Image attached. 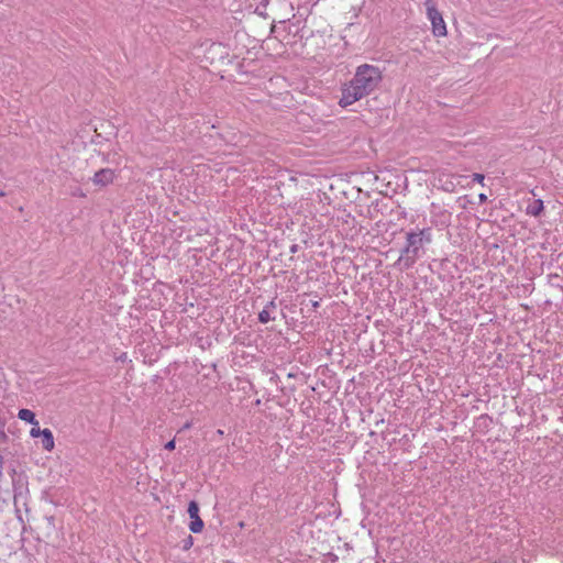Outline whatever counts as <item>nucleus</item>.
I'll list each match as a JSON object with an SVG mask.
<instances>
[{
	"instance_id": "nucleus-7",
	"label": "nucleus",
	"mask_w": 563,
	"mask_h": 563,
	"mask_svg": "<svg viewBox=\"0 0 563 563\" xmlns=\"http://www.w3.org/2000/svg\"><path fill=\"white\" fill-rule=\"evenodd\" d=\"M543 209V201L541 199H537L527 207V213L533 217H539Z\"/></svg>"
},
{
	"instance_id": "nucleus-15",
	"label": "nucleus",
	"mask_w": 563,
	"mask_h": 563,
	"mask_svg": "<svg viewBox=\"0 0 563 563\" xmlns=\"http://www.w3.org/2000/svg\"><path fill=\"white\" fill-rule=\"evenodd\" d=\"M275 308H276L275 300L268 301L267 305L264 307V309H267V311H269L271 309H275Z\"/></svg>"
},
{
	"instance_id": "nucleus-20",
	"label": "nucleus",
	"mask_w": 563,
	"mask_h": 563,
	"mask_svg": "<svg viewBox=\"0 0 563 563\" xmlns=\"http://www.w3.org/2000/svg\"><path fill=\"white\" fill-rule=\"evenodd\" d=\"M318 306H319V302H318V301L313 302V307H314V308H317Z\"/></svg>"
},
{
	"instance_id": "nucleus-3",
	"label": "nucleus",
	"mask_w": 563,
	"mask_h": 563,
	"mask_svg": "<svg viewBox=\"0 0 563 563\" xmlns=\"http://www.w3.org/2000/svg\"><path fill=\"white\" fill-rule=\"evenodd\" d=\"M427 15L432 24V32L435 36H444L446 35V25L442 18V14L437 9V7H430L429 11H427Z\"/></svg>"
},
{
	"instance_id": "nucleus-1",
	"label": "nucleus",
	"mask_w": 563,
	"mask_h": 563,
	"mask_svg": "<svg viewBox=\"0 0 563 563\" xmlns=\"http://www.w3.org/2000/svg\"><path fill=\"white\" fill-rule=\"evenodd\" d=\"M383 81L382 70L374 65H360L351 81L342 89L339 104L343 108L353 104L374 92Z\"/></svg>"
},
{
	"instance_id": "nucleus-16",
	"label": "nucleus",
	"mask_w": 563,
	"mask_h": 563,
	"mask_svg": "<svg viewBox=\"0 0 563 563\" xmlns=\"http://www.w3.org/2000/svg\"><path fill=\"white\" fill-rule=\"evenodd\" d=\"M434 1L435 0H424V5H426L427 11H429L430 7H435Z\"/></svg>"
},
{
	"instance_id": "nucleus-18",
	"label": "nucleus",
	"mask_w": 563,
	"mask_h": 563,
	"mask_svg": "<svg viewBox=\"0 0 563 563\" xmlns=\"http://www.w3.org/2000/svg\"><path fill=\"white\" fill-rule=\"evenodd\" d=\"M478 199L481 202H485L487 200V196L485 194H479Z\"/></svg>"
},
{
	"instance_id": "nucleus-17",
	"label": "nucleus",
	"mask_w": 563,
	"mask_h": 563,
	"mask_svg": "<svg viewBox=\"0 0 563 563\" xmlns=\"http://www.w3.org/2000/svg\"><path fill=\"white\" fill-rule=\"evenodd\" d=\"M299 250V245L298 244H292L289 249L290 253L295 254L297 253Z\"/></svg>"
},
{
	"instance_id": "nucleus-6",
	"label": "nucleus",
	"mask_w": 563,
	"mask_h": 563,
	"mask_svg": "<svg viewBox=\"0 0 563 563\" xmlns=\"http://www.w3.org/2000/svg\"><path fill=\"white\" fill-rule=\"evenodd\" d=\"M42 438V446L46 451H52L54 449V437L53 432L49 429H43Z\"/></svg>"
},
{
	"instance_id": "nucleus-2",
	"label": "nucleus",
	"mask_w": 563,
	"mask_h": 563,
	"mask_svg": "<svg viewBox=\"0 0 563 563\" xmlns=\"http://www.w3.org/2000/svg\"><path fill=\"white\" fill-rule=\"evenodd\" d=\"M432 241L431 229L411 230L406 232V244L396 262L401 269H409L424 254L423 245Z\"/></svg>"
},
{
	"instance_id": "nucleus-12",
	"label": "nucleus",
	"mask_w": 563,
	"mask_h": 563,
	"mask_svg": "<svg viewBox=\"0 0 563 563\" xmlns=\"http://www.w3.org/2000/svg\"><path fill=\"white\" fill-rule=\"evenodd\" d=\"M194 544V539L191 536H187L186 539H184L183 541V549L184 550H189Z\"/></svg>"
},
{
	"instance_id": "nucleus-4",
	"label": "nucleus",
	"mask_w": 563,
	"mask_h": 563,
	"mask_svg": "<svg viewBox=\"0 0 563 563\" xmlns=\"http://www.w3.org/2000/svg\"><path fill=\"white\" fill-rule=\"evenodd\" d=\"M188 515L191 518V521L189 523V529L192 533H199L203 529V521L199 517V505L197 501L191 500L188 505Z\"/></svg>"
},
{
	"instance_id": "nucleus-13",
	"label": "nucleus",
	"mask_w": 563,
	"mask_h": 563,
	"mask_svg": "<svg viewBox=\"0 0 563 563\" xmlns=\"http://www.w3.org/2000/svg\"><path fill=\"white\" fill-rule=\"evenodd\" d=\"M484 179H485V177H484L483 174H478V173L473 174V180L474 181L483 184Z\"/></svg>"
},
{
	"instance_id": "nucleus-19",
	"label": "nucleus",
	"mask_w": 563,
	"mask_h": 563,
	"mask_svg": "<svg viewBox=\"0 0 563 563\" xmlns=\"http://www.w3.org/2000/svg\"><path fill=\"white\" fill-rule=\"evenodd\" d=\"M0 438L2 439H7V434L4 433V431L0 430Z\"/></svg>"
},
{
	"instance_id": "nucleus-5",
	"label": "nucleus",
	"mask_w": 563,
	"mask_h": 563,
	"mask_svg": "<svg viewBox=\"0 0 563 563\" xmlns=\"http://www.w3.org/2000/svg\"><path fill=\"white\" fill-rule=\"evenodd\" d=\"M115 178V172L111 168H101L95 173L92 183L99 187H106L113 183Z\"/></svg>"
},
{
	"instance_id": "nucleus-14",
	"label": "nucleus",
	"mask_w": 563,
	"mask_h": 563,
	"mask_svg": "<svg viewBox=\"0 0 563 563\" xmlns=\"http://www.w3.org/2000/svg\"><path fill=\"white\" fill-rule=\"evenodd\" d=\"M165 449L168 451H173L175 449V440H170L165 444Z\"/></svg>"
},
{
	"instance_id": "nucleus-21",
	"label": "nucleus",
	"mask_w": 563,
	"mask_h": 563,
	"mask_svg": "<svg viewBox=\"0 0 563 563\" xmlns=\"http://www.w3.org/2000/svg\"><path fill=\"white\" fill-rule=\"evenodd\" d=\"M4 196V192L3 191H0V197H3Z\"/></svg>"
},
{
	"instance_id": "nucleus-8",
	"label": "nucleus",
	"mask_w": 563,
	"mask_h": 563,
	"mask_svg": "<svg viewBox=\"0 0 563 563\" xmlns=\"http://www.w3.org/2000/svg\"><path fill=\"white\" fill-rule=\"evenodd\" d=\"M19 419L26 421L33 426H37L38 421L35 418V413L30 409H20L18 412Z\"/></svg>"
},
{
	"instance_id": "nucleus-11",
	"label": "nucleus",
	"mask_w": 563,
	"mask_h": 563,
	"mask_svg": "<svg viewBox=\"0 0 563 563\" xmlns=\"http://www.w3.org/2000/svg\"><path fill=\"white\" fill-rule=\"evenodd\" d=\"M43 434V429H40L38 424L37 426H34L31 431H30V435L32 438H41V435Z\"/></svg>"
},
{
	"instance_id": "nucleus-10",
	"label": "nucleus",
	"mask_w": 563,
	"mask_h": 563,
	"mask_svg": "<svg viewBox=\"0 0 563 563\" xmlns=\"http://www.w3.org/2000/svg\"><path fill=\"white\" fill-rule=\"evenodd\" d=\"M45 522H46V526H47V533L46 536L48 537L51 534V532L55 529V518L54 516H46L44 518Z\"/></svg>"
},
{
	"instance_id": "nucleus-9",
	"label": "nucleus",
	"mask_w": 563,
	"mask_h": 563,
	"mask_svg": "<svg viewBox=\"0 0 563 563\" xmlns=\"http://www.w3.org/2000/svg\"><path fill=\"white\" fill-rule=\"evenodd\" d=\"M271 320H274V318L271 317V313L269 311H267V309H263L260 313H258V321L261 323H267L269 322Z\"/></svg>"
}]
</instances>
